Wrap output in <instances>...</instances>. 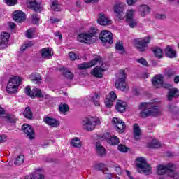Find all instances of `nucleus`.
<instances>
[{
	"instance_id": "1",
	"label": "nucleus",
	"mask_w": 179,
	"mask_h": 179,
	"mask_svg": "<svg viewBox=\"0 0 179 179\" xmlns=\"http://www.w3.org/2000/svg\"><path fill=\"white\" fill-rule=\"evenodd\" d=\"M141 112L140 113L142 118H146V117H157L162 114V110L159 107L153 106L152 103L143 102L139 107Z\"/></svg>"
},
{
	"instance_id": "2",
	"label": "nucleus",
	"mask_w": 179,
	"mask_h": 179,
	"mask_svg": "<svg viewBox=\"0 0 179 179\" xmlns=\"http://www.w3.org/2000/svg\"><path fill=\"white\" fill-rule=\"evenodd\" d=\"M101 122L100 119L96 116H87L82 120L80 125L85 131H94L97 125H100Z\"/></svg>"
},
{
	"instance_id": "3",
	"label": "nucleus",
	"mask_w": 179,
	"mask_h": 179,
	"mask_svg": "<svg viewBox=\"0 0 179 179\" xmlns=\"http://www.w3.org/2000/svg\"><path fill=\"white\" fill-rule=\"evenodd\" d=\"M96 33H97V29L94 27H91V29L87 32H83L80 34L77 39L80 43H84L85 44H93L96 43Z\"/></svg>"
},
{
	"instance_id": "4",
	"label": "nucleus",
	"mask_w": 179,
	"mask_h": 179,
	"mask_svg": "<svg viewBox=\"0 0 179 179\" xmlns=\"http://www.w3.org/2000/svg\"><path fill=\"white\" fill-rule=\"evenodd\" d=\"M22 85V77L15 76L8 80L6 87V92L8 94H15L19 90V86Z\"/></svg>"
},
{
	"instance_id": "5",
	"label": "nucleus",
	"mask_w": 179,
	"mask_h": 179,
	"mask_svg": "<svg viewBox=\"0 0 179 179\" xmlns=\"http://www.w3.org/2000/svg\"><path fill=\"white\" fill-rule=\"evenodd\" d=\"M174 170H176V166L173 164H168L166 165L160 164L157 166V174L163 176V174L167 173L169 177L178 179V173H176Z\"/></svg>"
},
{
	"instance_id": "6",
	"label": "nucleus",
	"mask_w": 179,
	"mask_h": 179,
	"mask_svg": "<svg viewBox=\"0 0 179 179\" xmlns=\"http://www.w3.org/2000/svg\"><path fill=\"white\" fill-rule=\"evenodd\" d=\"M116 80L115 83V86L116 89H120L122 92H127L128 87H127V74L124 70H120L116 74Z\"/></svg>"
},
{
	"instance_id": "7",
	"label": "nucleus",
	"mask_w": 179,
	"mask_h": 179,
	"mask_svg": "<svg viewBox=\"0 0 179 179\" xmlns=\"http://www.w3.org/2000/svg\"><path fill=\"white\" fill-rule=\"evenodd\" d=\"M136 165L137 166L138 173H143L146 176L152 174V167L148 164L146 159L143 157L137 158L136 159Z\"/></svg>"
},
{
	"instance_id": "8",
	"label": "nucleus",
	"mask_w": 179,
	"mask_h": 179,
	"mask_svg": "<svg viewBox=\"0 0 179 179\" xmlns=\"http://www.w3.org/2000/svg\"><path fill=\"white\" fill-rule=\"evenodd\" d=\"M24 92L27 96H29V97H31V99H34V97H40L43 99H48L50 97V95L45 94V93H41V90L38 88L33 89L31 91V89H30V87H27L24 90Z\"/></svg>"
},
{
	"instance_id": "9",
	"label": "nucleus",
	"mask_w": 179,
	"mask_h": 179,
	"mask_svg": "<svg viewBox=\"0 0 179 179\" xmlns=\"http://www.w3.org/2000/svg\"><path fill=\"white\" fill-rule=\"evenodd\" d=\"M149 43H150V37H145L143 39L137 38L135 40V44L138 51H147Z\"/></svg>"
},
{
	"instance_id": "10",
	"label": "nucleus",
	"mask_w": 179,
	"mask_h": 179,
	"mask_svg": "<svg viewBox=\"0 0 179 179\" xmlns=\"http://www.w3.org/2000/svg\"><path fill=\"white\" fill-rule=\"evenodd\" d=\"M99 38L103 44H113V34L110 31H102L99 34Z\"/></svg>"
},
{
	"instance_id": "11",
	"label": "nucleus",
	"mask_w": 179,
	"mask_h": 179,
	"mask_svg": "<svg viewBox=\"0 0 179 179\" xmlns=\"http://www.w3.org/2000/svg\"><path fill=\"white\" fill-rule=\"evenodd\" d=\"M98 24L101 26H110L113 21L110 19L109 16H107L103 13H101L99 15V17L97 19Z\"/></svg>"
},
{
	"instance_id": "12",
	"label": "nucleus",
	"mask_w": 179,
	"mask_h": 179,
	"mask_svg": "<svg viewBox=\"0 0 179 179\" xmlns=\"http://www.w3.org/2000/svg\"><path fill=\"white\" fill-rule=\"evenodd\" d=\"M113 123L114 124L115 127H116V130L119 134H122L125 131V122H124L120 119L115 117L112 120Z\"/></svg>"
},
{
	"instance_id": "13",
	"label": "nucleus",
	"mask_w": 179,
	"mask_h": 179,
	"mask_svg": "<svg viewBox=\"0 0 179 179\" xmlns=\"http://www.w3.org/2000/svg\"><path fill=\"white\" fill-rule=\"evenodd\" d=\"M117 100V94L113 91L110 92L109 94L107 95L105 100V106L108 108H111L112 106L114 104V101Z\"/></svg>"
},
{
	"instance_id": "14",
	"label": "nucleus",
	"mask_w": 179,
	"mask_h": 179,
	"mask_svg": "<svg viewBox=\"0 0 179 179\" xmlns=\"http://www.w3.org/2000/svg\"><path fill=\"white\" fill-rule=\"evenodd\" d=\"M164 77L162 75H157L152 79V83L156 89H160L163 86Z\"/></svg>"
},
{
	"instance_id": "15",
	"label": "nucleus",
	"mask_w": 179,
	"mask_h": 179,
	"mask_svg": "<svg viewBox=\"0 0 179 179\" xmlns=\"http://www.w3.org/2000/svg\"><path fill=\"white\" fill-rule=\"evenodd\" d=\"M103 139H106L110 145H118L120 139L116 136H111L110 133H105L103 136Z\"/></svg>"
},
{
	"instance_id": "16",
	"label": "nucleus",
	"mask_w": 179,
	"mask_h": 179,
	"mask_svg": "<svg viewBox=\"0 0 179 179\" xmlns=\"http://www.w3.org/2000/svg\"><path fill=\"white\" fill-rule=\"evenodd\" d=\"M22 131L29 139H34L36 134H34V131L31 126L29 124H24L22 126Z\"/></svg>"
},
{
	"instance_id": "17",
	"label": "nucleus",
	"mask_w": 179,
	"mask_h": 179,
	"mask_svg": "<svg viewBox=\"0 0 179 179\" xmlns=\"http://www.w3.org/2000/svg\"><path fill=\"white\" fill-rule=\"evenodd\" d=\"M13 19L17 23H22L24 20H26V15L21 10H16L13 13Z\"/></svg>"
},
{
	"instance_id": "18",
	"label": "nucleus",
	"mask_w": 179,
	"mask_h": 179,
	"mask_svg": "<svg viewBox=\"0 0 179 179\" xmlns=\"http://www.w3.org/2000/svg\"><path fill=\"white\" fill-rule=\"evenodd\" d=\"M106 71V68L101 66H96L91 71V75L95 78H103V73Z\"/></svg>"
},
{
	"instance_id": "19",
	"label": "nucleus",
	"mask_w": 179,
	"mask_h": 179,
	"mask_svg": "<svg viewBox=\"0 0 179 179\" xmlns=\"http://www.w3.org/2000/svg\"><path fill=\"white\" fill-rule=\"evenodd\" d=\"M113 10L116 13L119 19H124L125 15L124 14V4L117 3L114 6Z\"/></svg>"
},
{
	"instance_id": "20",
	"label": "nucleus",
	"mask_w": 179,
	"mask_h": 179,
	"mask_svg": "<svg viewBox=\"0 0 179 179\" xmlns=\"http://www.w3.org/2000/svg\"><path fill=\"white\" fill-rule=\"evenodd\" d=\"M43 122L49 125V127H52V128H57L59 125V121H58L55 118H52L48 116H45L43 118Z\"/></svg>"
},
{
	"instance_id": "21",
	"label": "nucleus",
	"mask_w": 179,
	"mask_h": 179,
	"mask_svg": "<svg viewBox=\"0 0 179 179\" xmlns=\"http://www.w3.org/2000/svg\"><path fill=\"white\" fill-rule=\"evenodd\" d=\"M100 61V57H97L96 59L90 61L88 63H82L78 65V69H86L87 68H92V66H94Z\"/></svg>"
},
{
	"instance_id": "22",
	"label": "nucleus",
	"mask_w": 179,
	"mask_h": 179,
	"mask_svg": "<svg viewBox=\"0 0 179 179\" xmlns=\"http://www.w3.org/2000/svg\"><path fill=\"white\" fill-rule=\"evenodd\" d=\"M41 55L44 59H50L51 57L54 55V52L50 48H45L41 50Z\"/></svg>"
},
{
	"instance_id": "23",
	"label": "nucleus",
	"mask_w": 179,
	"mask_h": 179,
	"mask_svg": "<svg viewBox=\"0 0 179 179\" xmlns=\"http://www.w3.org/2000/svg\"><path fill=\"white\" fill-rule=\"evenodd\" d=\"M134 10H128L127 12V22H129V26L134 29L135 27V22H134Z\"/></svg>"
},
{
	"instance_id": "24",
	"label": "nucleus",
	"mask_w": 179,
	"mask_h": 179,
	"mask_svg": "<svg viewBox=\"0 0 179 179\" xmlns=\"http://www.w3.org/2000/svg\"><path fill=\"white\" fill-rule=\"evenodd\" d=\"M137 9L138 10V12H140L141 16L143 17H145V16H146V15H149V13H150V7L148 5L143 4L140 6L139 7H137Z\"/></svg>"
},
{
	"instance_id": "25",
	"label": "nucleus",
	"mask_w": 179,
	"mask_h": 179,
	"mask_svg": "<svg viewBox=\"0 0 179 179\" xmlns=\"http://www.w3.org/2000/svg\"><path fill=\"white\" fill-rule=\"evenodd\" d=\"M27 6L31 9H34L35 12H40V4L37 3L36 0H28L27 2Z\"/></svg>"
},
{
	"instance_id": "26",
	"label": "nucleus",
	"mask_w": 179,
	"mask_h": 179,
	"mask_svg": "<svg viewBox=\"0 0 179 179\" xmlns=\"http://www.w3.org/2000/svg\"><path fill=\"white\" fill-rule=\"evenodd\" d=\"M10 37V34L8 32H3L1 34V43L5 48L6 45H8V43H9V38Z\"/></svg>"
},
{
	"instance_id": "27",
	"label": "nucleus",
	"mask_w": 179,
	"mask_h": 179,
	"mask_svg": "<svg viewBox=\"0 0 179 179\" xmlns=\"http://www.w3.org/2000/svg\"><path fill=\"white\" fill-rule=\"evenodd\" d=\"M96 152L98 156L100 157H103V156H106V154L107 153V151L106 150V148L100 144V143H96Z\"/></svg>"
},
{
	"instance_id": "28",
	"label": "nucleus",
	"mask_w": 179,
	"mask_h": 179,
	"mask_svg": "<svg viewBox=\"0 0 179 179\" xmlns=\"http://www.w3.org/2000/svg\"><path fill=\"white\" fill-rule=\"evenodd\" d=\"M165 55L168 58H176L177 52L170 46H167L165 49Z\"/></svg>"
},
{
	"instance_id": "29",
	"label": "nucleus",
	"mask_w": 179,
	"mask_h": 179,
	"mask_svg": "<svg viewBox=\"0 0 179 179\" xmlns=\"http://www.w3.org/2000/svg\"><path fill=\"white\" fill-rule=\"evenodd\" d=\"M117 111L119 113H124L127 108V102L124 101H118L115 106Z\"/></svg>"
},
{
	"instance_id": "30",
	"label": "nucleus",
	"mask_w": 179,
	"mask_h": 179,
	"mask_svg": "<svg viewBox=\"0 0 179 179\" xmlns=\"http://www.w3.org/2000/svg\"><path fill=\"white\" fill-rule=\"evenodd\" d=\"M150 141L147 143L148 148H152L154 149H159L162 144L157 140L155 138H150Z\"/></svg>"
},
{
	"instance_id": "31",
	"label": "nucleus",
	"mask_w": 179,
	"mask_h": 179,
	"mask_svg": "<svg viewBox=\"0 0 179 179\" xmlns=\"http://www.w3.org/2000/svg\"><path fill=\"white\" fill-rule=\"evenodd\" d=\"M179 96V90L177 88H172L169 90L168 94V99L173 100L174 97H178Z\"/></svg>"
},
{
	"instance_id": "32",
	"label": "nucleus",
	"mask_w": 179,
	"mask_h": 179,
	"mask_svg": "<svg viewBox=\"0 0 179 179\" xmlns=\"http://www.w3.org/2000/svg\"><path fill=\"white\" fill-rule=\"evenodd\" d=\"M50 3L52 10H54L55 12H59V10H61L62 6L58 2V0H51Z\"/></svg>"
},
{
	"instance_id": "33",
	"label": "nucleus",
	"mask_w": 179,
	"mask_h": 179,
	"mask_svg": "<svg viewBox=\"0 0 179 179\" xmlns=\"http://www.w3.org/2000/svg\"><path fill=\"white\" fill-rule=\"evenodd\" d=\"M152 52L156 58L159 59L163 58V50L159 47L154 48Z\"/></svg>"
},
{
	"instance_id": "34",
	"label": "nucleus",
	"mask_w": 179,
	"mask_h": 179,
	"mask_svg": "<svg viewBox=\"0 0 179 179\" xmlns=\"http://www.w3.org/2000/svg\"><path fill=\"white\" fill-rule=\"evenodd\" d=\"M71 146L77 149H80V148H82V141H80V139L78 137L73 138L71 139Z\"/></svg>"
},
{
	"instance_id": "35",
	"label": "nucleus",
	"mask_w": 179,
	"mask_h": 179,
	"mask_svg": "<svg viewBox=\"0 0 179 179\" xmlns=\"http://www.w3.org/2000/svg\"><path fill=\"white\" fill-rule=\"evenodd\" d=\"M31 174L34 179H44V171L42 169H38Z\"/></svg>"
},
{
	"instance_id": "36",
	"label": "nucleus",
	"mask_w": 179,
	"mask_h": 179,
	"mask_svg": "<svg viewBox=\"0 0 179 179\" xmlns=\"http://www.w3.org/2000/svg\"><path fill=\"white\" fill-rule=\"evenodd\" d=\"M88 99H90L91 101H93L94 106H96V107H99V106H100V102H99V99H100V96L99 95V94L90 95L88 96Z\"/></svg>"
},
{
	"instance_id": "37",
	"label": "nucleus",
	"mask_w": 179,
	"mask_h": 179,
	"mask_svg": "<svg viewBox=\"0 0 179 179\" xmlns=\"http://www.w3.org/2000/svg\"><path fill=\"white\" fill-rule=\"evenodd\" d=\"M142 139V130L139 127V126L136 124H135V141H141Z\"/></svg>"
},
{
	"instance_id": "38",
	"label": "nucleus",
	"mask_w": 179,
	"mask_h": 179,
	"mask_svg": "<svg viewBox=\"0 0 179 179\" xmlns=\"http://www.w3.org/2000/svg\"><path fill=\"white\" fill-rule=\"evenodd\" d=\"M93 167L97 171H102L103 173H104V171L108 169L107 167H106V165L103 163L95 164L93 166Z\"/></svg>"
},
{
	"instance_id": "39",
	"label": "nucleus",
	"mask_w": 179,
	"mask_h": 179,
	"mask_svg": "<svg viewBox=\"0 0 179 179\" xmlns=\"http://www.w3.org/2000/svg\"><path fill=\"white\" fill-rule=\"evenodd\" d=\"M103 175L105 179H113L115 178V174L114 173H111L108 169L104 171Z\"/></svg>"
},
{
	"instance_id": "40",
	"label": "nucleus",
	"mask_w": 179,
	"mask_h": 179,
	"mask_svg": "<svg viewBox=\"0 0 179 179\" xmlns=\"http://www.w3.org/2000/svg\"><path fill=\"white\" fill-rule=\"evenodd\" d=\"M115 48L120 54H125V49L122 45V42H117L115 45Z\"/></svg>"
},
{
	"instance_id": "41",
	"label": "nucleus",
	"mask_w": 179,
	"mask_h": 179,
	"mask_svg": "<svg viewBox=\"0 0 179 179\" xmlns=\"http://www.w3.org/2000/svg\"><path fill=\"white\" fill-rule=\"evenodd\" d=\"M60 71H62L63 75L67 78V79H73V74L69 71L68 69L62 68L60 69Z\"/></svg>"
},
{
	"instance_id": "42",
	"label": "nucleus",
	"mask_w": 179,
	"mask_h": 179,
	"mask_svg": "<svg viewBox=\"0 0 179 179\" xmlns=\"http://www.w3.org/2000/svg\"><path fill=\"white\" fill-rule=\"evenodd\" d=\"M59 111L62 114H65V113H68V111H69V106L66 103H61L59 106Z\"/></svg>"
},
{
	"instance_id": "43",
	"label": "nucleus",
	"mask_w": 179,
	"mask_h": 179,
	"mask_svg": "<svg viewBox=\"0 0 179 179\" xmlns=\"http://www.w3.org/2000/svg\"><path fill=\"white\" fill-rule=\"evenodd\" d=\"M23 162H24V155H20L15 159L14 164L15 166H20L21 164H23Z\"/></svg>"
},
{
	"instance_id": "44",
	"label": "nucleus",
	"mask_w": 179,
	"mask_h": 179,
	"mask_svg": "<svg viewBox=\"0 0 179 179\" xmlns=\"http://www.w3.org/2000/svg\"><path fill=\"white\" fill-rule=\"evenodd\" d=\"M29 79L32 80V82H36V83H39L41 80V77H40V74H31L29 76Z\"/></svg>"
},
{
	"instance_id": "45",
	"label": "nucleus",
	"mask_w": 179,
	"mask_h": 179,
	"mask_svg": "<svg viewBox=\"0 0 179 179\" xmlns=\"http://www.w3.org/2000/svg\"><path fill=\"white\" fill-rule=\"evenodd\" d=\"M31 17L32 23H34V24H40V15L38 14H33Z\"/></svg>"
},
{
	"instance_id": "46",
	"label": "nucleus",
	"mask_w": 179,
	"mask_h": 179,
	"mask_svg": "<svg viewBox=\"0 0 179 179\" xmlns=\"http://www.w3.org/2000/svg\"><path fill=\"white\" fill-rule=\"evenodd\" d=\"M24 115L26 118H31L33 117V114L31 113V110H30V108H26L24 111Z\"/></svg>"
},
{
	"instance_id": "47",
	"label": "nucleus",
	"mask_w": 179,
	"mask_h": 179,
	"mask_svg": "<svg viewBox=\"0 0 179 179\" xmlns=\"http://www.w3.org/2000/svg\"><path fill=\"white\" fill-rule=\"evenodd\" d=\"M155 17L157 20H166V19H167V15L165 14H155Z\"/></svg>"
},
{
	"instance_id": "48",
	"label": "nucleus",
	"mask_w": 179,
	"mask_h": 179,
	"mask_svg": "<svg viewBox=\"0 0 179 179\" xmlns=\"http://www.w3.org/2000/svg\"><path fill=\"white\" fill-rule=\"evenodd\" d=\"M4 2L8 6H14L17 4V0H4Z\"/></svg>"
},
{
	"instance_id": "49",
	"label": "nucleus",
	"mask_w": 179,
	"mask_h": 179,
	"mask_svg": "<svg viewBox=\"0 0 179 179\" xmlns=\"http://www.w3.org/2000/svg\"><path fill=\"white\" fill-rule=\"evenodd\" d=\"M69 58L71 61H75V59H78L79 58V55L75 54L73 52H70L69 53Z\"/></svg>"
},
{
	"instance_id": "50",
	"label": "nucleus",
	"mask_w": 179,
	"mask_h": 179,
	"mask_svg": "<svg viewBox=\"0 0 179 179\" xmlns=\"http://www.w3.org/2000/svg\"><path fill=\"white\" fill-rule=\"evenodd\" d=\"M137 62H138V64H141V65H143V66H148V61H146V59H145V58L141 57L140 59H138Z\"/></svg>"
},
{
	"instance_id": "51",
	"label": "nucleus",
	"mask_w": 179,
	"mask_h": 179,
	"mask_svg": "<svg viewBox=\"0 0 179 179\" xmlns=\"http://www.w3.org/2000/svg\"><path fill=\"white\" fill-rule=\"evenodd\" d=\"M117 149L120 152H122V153H126V152H128V148H127L124 145H120Z\"/></svg>"
},
{
	"instance_id": "52",
	"label": "nucleus",
	"mask_w": 179,
	"mask_h": 179,
	"mask_svg": "<svg viewBox=\"0 0 179 179\" xmlns=\"http://www.w3.org/2000/svg\"><path fill=\"white\" fill-rule=\"evenodd\" d=\"M32 45H33L32 42H29L28 43H25L22 45L20 50L21 51H24L25 50H27V48H29V47H32Z\"/></svg>"
},
{
	"instance_id": "53",
	"label": "nucleus",
	"mask_w": 179,
	"mask_h": 179,
	"mask_svg": "<svg viewBox=\"0 0 179 179\" xmlns=\"http://www.w3.org/2000/svg\"><path fill=\"white\" fill-rule=\"evenodd\" d=\"M34 34V31L32 29H29L27 31L26 36L27 38H33V36Z\"/></svg>"
},
{
	"instance_id": "54",
	"label": "nucleus",
	"mask_w": 179,
	"mask_h": 179,
	"mask_svg": "<svg viewBox=\"0 0 179 179\" xmlns=\"http://www.w3.org/2000/svg\"><path fill=\"white\" fill-rule=\"evenodd\" d=\"M169 108L171 113H179V108L176 106H169Z\"/></svg>"
},
{
	"instance_id": "55",
	"label": "nucleus",
	"mask_w": 179,
	"mask_h": 179,
	"mask_svg": "<svg viewBox=\"0 0 179 179\" xmlns=\"http://www.w3.org/2000/svg\"><path fill=\"white\" fill-rule=\"evenodd\" d=\"M61 22V19L57 17H50V23H52L53 24H57V23H59Z\"/></svg>"
},
{
	"instance_id": "56",
	"label": "nucleus",
	"mask_w": 179,
	"mask_h": 179,
	"mask_svg": "<svg viewBox=\"0 0 179 179\" xmlns=\"http://www.w3.org/2000/svg\"><path fill=\"white\" fill-rule=\"evenodd\" d=\"M115 171L117 173V174L120 176V174H122V170L121 169V167L120 166H116L115 168Z\"/></svg>"
},
{
	"instance_id": "57",
	"label": "nucleus",
	"mask_w": 179,
	"mask_h": 179,
	"mask_svg": "<svg viewBox=\"0 0 179 179\" xmlns=\"http://www.w3.org/2000/svg\"><path fill=\"white\" fill-rule=\"evenodd\" d=\"M84 1L86 3H97V2H99V0H84Z\"/></svg>"
},
{
	"instance_id": "58",
	"label": "nucleus",
	"mask_w": 179,
	"mask_h": 179,
	"mask_svg": "<svg viewBox=\"0 0 179 179\" xmlns=\"http://www.w3.org/2000/svg\"><path fill=\"white\" fill-rule=\"evenodd\" d=\"M55 37H58L59 40H62V35L61 34V32L57 31L55 33Z\"/></svg>"
},
{
	"instance_id": "59",
	"label": "nucleus",
	"mask_w": 179,
	"mask_h": 179,
	"mask_svg": "<svg viewBox=\"0 0 179 179\" xmlns=\"http://www.w3.org/2000/svg\"><path fill=\"white\" fill-rule=\"evenodd\" d=\"M127 3L129 5V6H131L135 3V0H127Z\"/></svg>"
},
{
	"instance_id": "60",
	"label": "nucleus",
	"mask_w": 179,
	"mask_h": 179,
	"mask_svg": "<svg viewBox=\"0 0 179 179\" xmlns=\"http://www.w3.org/2000/svg\"><path fill=\"white\" fill-rule=\"evenodd\" d=\"M2 142H6V136H0V143H2Z\"/></svg>"
},
{
	"instance_id": "61",
	"label": "nucleus",
	"mask_w": 179,
	"mask_h": 179,
	"mask_svg": "<svg viewBox=\"0 0 179 179\" xmlns=\"http://www.w3.org/2000/svg\"><path fill=\"white\" fill-rule=\"evenodd\" d=\"M9 27L15 29L16 27V24H15V22H9Z\"/></svg>"
},
{
	"instance_id": "62",
	"label": "nucleus",
	"mask_w": 179,
	"mask_h": 179,
	"mask_svg": "<svg viewBox=\"0 0 179 179\" xmlns=\"http://www.w3.org/2000/svg\"><path fill=\"white\" fill-rule=\"evenodd\" d=\"M24 179H34V178H33V175L32 173H31L29 175L26 176Z\"/></svg>"
},
{
	"instance_id": "63",
	"label": "nucleus",
	"mask_w": 179,
	"mask_h": 179,
	"mask_svg": "<svg viewBox=\"0 0 179 179\" xmlns=\"http://www.w3.org/2000/svg\"><path fill=\"white\" fill-rule=\"evenodd\" d=\"M174 82H175V83H178V82H179V76H175Z\"/></svg>"
},
{
	"instance_id": "64",
	"label": "nucleus",
	"mask_w": 179,
	"mask_h": 179,
	"mask_svg": "<svg viewBox=\"0 0 179 179\" xmlns=\"http://www.w3.org/2000/svg\"><path fill=\"white\" fill-rule=\"evenodd\" d=\"M126 173L130 179H134V178H132V176H131V172H129V171H126Z\"/></svg>"
}]
</instances>
